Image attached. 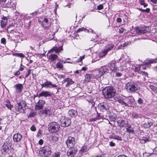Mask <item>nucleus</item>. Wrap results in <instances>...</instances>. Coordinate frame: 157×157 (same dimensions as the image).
<instances>
[{"mask_svg": "<svg viewBox=\"0 0 157 157\" xmlns=\"http://www.w3.org/2000/svg\"><path fill=\"white\" fill-rule=\"evenodd\" d=\"M8 20H5L4 21H1V26L2 28H4L6 25Z\"/></svg>", "mask_w": 157, "mask_h": 157, "instance_id": "c9c22d12", "label": "nucleus"}, {"mask_svg": "<svg viewBox=\"0 0 157 157\" xmlns=\"http://www.w3.org/2000/svg\"><path fill=\"white\" fill-rule=\"evenodd\" d=\"M51 152V148L49 146H45L41 147L39 151V154L42 157L49 156Z\"/></svg>", "mask_w": 157, "mask_h": 157, "instance_id": "7ed1b4c3", "label": "nucleus"}, {"mask_svg": "<svg viewBox=\"0 0 157 157\" xmlns=\"http://www.w3.org/2000/svg\"><path fill=\"white\" fill-rule=\"evenodd\" d=\"M22 136L18 133L14 134L13 136V141L16 142H19L22 139Z\"/></svg>", "mask_w": 157, "mask_h": 157, "instance_id": "412c9836", "label": "nucleus"}, {"mask_svg": "<svg viewBox=\"0 0 157 157\" xmlns=\"http://www.w3.org/2000/svg\"><path fill=\"white\" fill-rule=\"evenodd\" d=\"M13 55L20 57H24L25 55L22 53H15L13 54Z\"/></svg>", "mask_w": 157, "mask_h": 157, "instance_id": "79ce46f5", "label": "nucleus"}, {"mask_svg": "<svg viewBox=\"0 0 157 157\" xmlns=\"http://www.w3.org/2000/svg\"><path fill=\"white\" fill-rule=\"evenodd\" d=\"M69 0H62L63 5L64 7L68 6L69 3Z\"/></svg>", "mask_w": 157, "mask_h": 157, "instance_id": "f704fd0d", "label": "nucleus"}, {"mask_svg": "<svg viewBox=\"0 0 157 157\" xmlns=\"http://www.w3.org/2000/svg\"><path fill=\"white\" fill-rule=\"evenodd\" d=\"M128 128H126V131L128 132L129 133H134V131L133 129L132 128H130L131 126L128 127Z\"/></svg>", "mask_w": 157, "mask_h": 157, "instance_id": "c03bdc74", "label": "nucleus"}, {"mask_svg": "<svg viewBox=\"0 0 157 157\" xmlns=\"http://www.w3.org/2000/svg\"><path fill=\"white\" fill-rule=\"evenodd\" d=\"M68 114L70 117H74L77 115V112L74 109H71L68 111Z\"/></svg>", "mask_w": 157, "mask_h": 157, "instance_id": "393cba45", "label": "nucleus"}, {"mask_svg": "<svg viewBox=\"0 0 157 157\" xmlns=\"http://www.w3.org/2000/svg\"><path fill=\"white\" fill-rule=\"evenodd\" d=\"M115 144L112 141L109 142V145L111 147H114L115 146Z\"/></svg>", "mask_w": 157, "mask_h": 157, "instance_id": "0e129e2a", "label": "nucleus"}, {"mask_svg": "<svg viewBox=\"0 0 157 157\" xmlns=\"http://www.w3.org/2000/svg\"><path fill=\"white\" fill-rule=\"evenodd\" d=\"M157 62V59H151L145 61L142 65L140 66V67H142L143 69H146L148 65L151 63H155Z\"/></svg>", "mask_w": 157, "mask_h": 157, "instance_id": "ddd939ff", "label": "nucleus"}, {"mask_svg": "<svg viewBox=\"0 0 157 157\" xmlns=\"http://www.w3.org/2000/svg\"><path fill=\"white\" fill-rule=\"evenodd\" d=\"M153 123L151 122H146L143 124V126L145 128H148L152 125Z\"/></svg>", "mask_w": 157, "mask_h": 157, "instance_id": "72a5a7b5", "label": "nucleus"}, {"mask_svg": "<svg viewBox=\"0 0 157 157\" xmlns=\"http://www.w3.org/2000/svg\"><path fill=\"white\" fill-rule=\"evenodd\" d=\"M15 90V93L16 94L20 93L22 92L23 88V85L21 83L16 84L13 86Z\"/></svg>", "mask_w": 157, "mask_h": 157, "instance_id": "2eb2a0df", "label": "nucleus"}, {"mask_svg": "<svg viewBox=\"0 0 157 157\" xmlns=\"http://www.w3.org/2000/svg\"><path fill=\"white\" fill-rule=\"evenodd\" d=\"M138 103L140 104H142L143 103V100L140 98H139L137 100Z\"/></svg>", "mask_w": 157, "mask_h": 157, "instance_id": "6e6d98bb", "label": "nucleus"}, {"mask_svg": "<svg viewBox=\"0 0 157 157\" xmlns=\"http://www.w3.org/2000/svg\"><path fill=\"white\" fill-rule=\"evenodd\" d=\"M110 106L106 102H102L100 103L98 105V108L100 111L104 112L109 109Z\"/></svg>", "mask_w": 157, "mask_h": 157, "instance_id": "1a4fd4ad", "label": "nucleus"}, {"mask_svg": "<svg viewBox=\"0 0 157 157\" xmlns=\"http://www.w3.org/2000/svg\"><path fill=\"white\" fill-rule=\"evenodd\" d=\"M62 126L65 127L69 126L71 123V119L68 117L66 118L62 116L60 120Z\"/></svg>", "mask_w": 157, "mask_h": 157, "instance_id": "6e6552de", "label": "nucleus"}, {"mask_svg": "<svg viewBox=\"0 0 157 157\" xmlns=\"http://www.w3.org/2000/svg\"><path fill=\"white\" fill-rule=\"evenodd\" d=\"M150 9L149 8H147L145 10L142 9V12H146L147 13H148L150 11Z\"/></svg>", "mask_w": 157, "mask_h": 157, "instance_id": "338daca9", "label": "nucleus"}, {"mask_svg": "<svg viewBox=\"0 0 157 157\" xmlns=\"http://www.w3.org/2000/svg\"><path fill=\"white\" fill-rule=\"evenodd\" d=\"M52 94L51 92L47 91H43L39 94L38 98L44 97L45 98L51 97L52 96Z\"/></svg>", "mask_w": 157, "mask_h": 157, "instance_id": "aec40b11", "label": "nucleus"}, {"mask_svg": "<svg viewBox=\"0 0 157 157\" xmlns=\"http://www.w3.org/2000/svg\"><path fill=\"white\" fill-rule=\"evenodd\" d=\"M84 31L85 32H87L89 33L90 32V30H88V29H86L85 28L82 27L81 28H79L78 29L77 31V33H79L80 32Z\"/></svg>", "mask_w": 157, "mask_h": 157, "instance_id": "e433bc0d", "label": "nucleus"}, {"mask_svg": "<svg viewBox=\"0 0 157 157\" xmlns=\"http://www.w3.org/2000/svg\"><path fill=\"white\" fill-rule=\"evenodd\" d=\"M12 146L10 141H8L5 143L2 147L1 151L2 154L6 155L8 153Z\"/></svg>", "mask_w": 157, "mask_h": 157, "instance_id": "423d86ee", "label": "nucleus"}, {"mask_svg": "<svg viewBox=\"0 0 157 157\" xmlns=\"http://www.w3.org/2000/svg\"><path fill=\"white\" fill-rule=\"evenodd\" d=\"M87 101H88L89 103L92 106H93L95 104V102L93 99H90V100H87Z\"/></svg>", "mask_w": 157, "mask_h": 157, "instance_id": "8fccbe9b", "label": "nucleus"}, {"mask_svg": "<svg viewBox=\"0 0 157 157\" xmlns=\"http://www.w3.org/2000/svg\"><path fill=\"white\" fill-rule=\"evenodd\" d=\"M140 67H136L135 68L134 71L136 72H138V73H140Z\"/></svg>", "mask_w": 157, "mask_h": 157, "instance_id": "09e8293b", "label": "nucleus"}, {"mask_svg": "<svg viewBox=\"0 0 157 157\" xmlns=\"http://www.w3.org/2000/svg\"><path fill=\"white\" fill-rule=\"evenodd\" d=\"M132 116L133 118L136 119H137L139 117V115L136 113H132Z\"/></svg>", "mask_w": 157, "mask_h": 157, "instance_id": "37998d69", "label": "nucleus"}, {"mask_svg": "<svg viewBox=\"0 0 157 157\" xmlns=\"http://www.w3.org/2000/svg\"><path fill=\"white\" fill-rule=\"evenodd\" d=\"M114 89L112 86L106 87L102 90V93L105 98H111L115 95Z\"/></svg>", "mask_w": 157, "mask_h": 157, "instance_id": "f257e3e1", "label": "nucleus"}, {"mask_svg": "<svg viewBox=\"0 0 157 157\" xmlns=\"http://www.w3.org/2000/svg\"><path fill=\"white\" fill-rule=\"evenodd\" d=\"M63 50L62 47H53L51 50H49L48 52V53L49 54L52 52L55 51L56 53H58L60 52Z\"/></svg>", "mask_w": 157, "mask_h": 157, "instance_id": "b1692460", "label": "nucleus"}, {"mask_svg": "<svg viewBox=\"0 0 157 157\" xmlns=\"http://www.w3.org/2000/svg\"><path fill=\"white\" fill-rule=\"evenodd\" d=\"M57 77L61 79L62 78H65V76L64 75H58Z\"/></svg>", "mask_w": 157, "mask_h": 157, "instance_id": "bf43d9fd", "label": "nucleus"}, {"mask_svg": "<svg viewBox=\"0 0 157 157\" xmlns=\"http://www.w3.org/2000/svg\"><path fill=\"white\" fill-rule=\"evenodd\" d=\"M45 101L44 100H39L36 104L35 105V108L36 110L42 109L44 105L45 104Z\"/></svg>", "mask_w": 157, "mask_h": 157, "instance_id": "4468645a", "label": "nucleus"}, {"mask_svg": "<svg viewBox=\"0 0 157 157\" xmlns=\"http://www.w3.org/2000/svg\"><path fill=\"white\" fill-rule=\"evenodd\" d=\"M117 101L121 105H124L126 107H129V106L128 104V103L125 101L124 99L119 98L117 100Z\"/></svg>", "mask_w": 157, "mask_h": 157, "instance_id": "c756f323", "label": "nucleus"}, {"mask_svg": "<svg viewBox=\"0 0 157 157\" xmlns=\"http://www.w3.org/2000/svg\"><path fill=\"white\" fill-rule=\"evenodd\" d=\"M149 28L147 27H144L137 29L136 32L139 34H144L150 32Z\"/></svg>", "mask_w": 157, "mask_h": 157, "instance_id": "a211bd4d", "label": "nucleus"}, {"mask_svg": "<svg viewBox=\"0 0 157 157\" xmlns=\"http://www.w3.org/2000/svg\"><path fill=\"white\" fill-rule=\"evenodd\" d=\"M6 106L9 109H11L12 107V106L11 105L10 103H7L5 104Z\"/></svg>", "mask_w": 157, "mask_h": 157, "instance_id": "603ef678", "label": "nucleus"}, {"mask_svg": "<svg viewBox=\"0 0 157 157\" xmlns=\"http://www.w3.org/2000/svg\"><path fill=\"white\" fill-rule=\"evenodd\" d=\"M122 19L121 17H118L117 19V21L118 23H120L121 22Z\"/></svg>", "mask_w": 157, "mask_h": 157, "instance_id": "774afa93", "label": "nucleus"}, {"mask_svg": "<svg viewBox=\"0 0 157 157\" xmlns=\"http://www.w3.org/2000/svg\"><path fill=\"white\" fill-rule=\"evenodd\" d=\"M130 63L128 61H126L124 60L122 61L121 63V71L126 72L130 68Z\"/></svg>", "mask_w": 157, "mask_h": 157, "instance_id": "9b49d317", "label": "nucleus"}, {"mask_svg": "<svg viewBox=\"0 0 157 157\" xmlns=\"http://www.w3.org/2000/svg\"><path fill=\"white\" fill-rule=\"evenodd\" d=\"M128 42H124V43L123 44H121V47H126L128 45Z\"/></svg>", "mask_w": 157, "mask_h": 157, "instance_id": "052dcab7", "label": "nucleus"}, {"mask_svg": "<svg viewBox=\"0 0 157 157\" xmlns=\"http://www.w3.org/2000/svg\"><path fill=\"white\" fill-rule=\"evenodd\" d=\"M124 100L128 105L133 104L135 101L134 98L132 96L126 97L124 98Z\"/></svg>", "mask_w": 157, "mask_h": 157, "instance_id": "5701e85b", "label": "nucleus"}, {"mask_svg": "<svg viewBox=\"0 0 157 157\" xmlns=\"http://www.w3.org/2000/svg\"><path fill=\"white\" fill-rule=\"evenodd\" d=\"M114 45L113 44H107L106 45L104 50L106 51H107V52L113 49L114 47Z\"/></svg>", "mask_w": 157, "mask_h": 157, "instance_id": "7c9ffc66", "label": "nucleus"}, {"mask_svg": "<svg viewBox=\"0 0 157 157\" xmlns=\"http://www.w3.org/2000/svg\"><path fill=\"white\" fill-rule=\"evenodd\" d=\"M56 66L57 68L61 69L63 67V65L61 63L58 62L56 64Z\"/></svg>", "mask_w": 157, "mask_h": 157, "instance_id": "a19ab883", "label": "nucleus"}, {"mask_svg": "<svg viewBox=\"0 0 157 157\" xmlns=\"http://www.w3.org/2000/svg\"><path fill=\"white\" fill-rule=\"evenodd\" d=\"M108 71V67L106 66L101 67L98 69L96 70L93 73L94 75L95 78L99 80L101 77Z\"/></svg>", "mask_w": 157, "mask_h": 157, "instance_id": "f03ea898", "label": "nucleus"}, {"mask_svg": "<svg viewBox=\"0 0 157 157\" xmlns=\"http://www.w3.org/2000/svg\"><path fill=\"white\" fill-rule=\"evenodd\" d=\"M35 115V113L34 112H32L30 113L29 115V117H33Z\"/></svg>", "mask_w": 157, "mask_h": 157, "instance_id": "680f3d73", "label": "nucleus"}, {"mask_svg": "<svg viewBox=\"0 0 157 157\" xmlns=\"http://www.w3.org/2000/svg\"><path fill=\"white\" fill-rule=\"evenodd\" d=\"M60 127L59 124L55 122H51L48 125L49 131L52 133H55L58 132Z\"/></svg>", "mask_w": 157, "mask_h": 157, "instance_id": "39448f33", "label": "nucleus"}, {"mask_svg": "<svg viewBox=\"0 0 157 157\" xmlns=\"http://www.w3.org/2000/svg\"><path fill=\"white\" fill-rule=\"evenodd\" d=\"M109 119L111 121H114L117 118L116 115L114 113H111L109 116Z\"/></svg>", "mask_w": 157, "mask_h": 157, "instance_id": "473e14b6", "label": "nucleus"}, {"mask_svg": "<svg viewBox=\"0 0 157 157\" xmlns=\"http://www.w3.org/2000/svg\"><path fill=\"white\" fill-rule=\"evenodd\" d=\"M1 43L2 44L5 45L6 43V39L4 38H2L1 39Z\"/></svg>", "mask_w": 157, "mask_h": 157, "instance_id": "5fc2aeb1", "label": "nucleus"}, {"mask_svg": "<svg viewBox=\"0 0 157 157\" xmlns=\"http://www.w3.org/2000/svg\"><path fill=\"white\" fill-rule=\"evenodd\" d=\"M41 24L43 28L46 29H48L51 25L50 23L49 22L48 19L46 18H44L42 21Z\"/></svg>", "mask_w": 157, "mask_h": 157, "instance_id": "6ab92c4d", "label": "nucleus"}, {"mask_svg": "<svg viewBox=\"0 0 157 157\" xmlns=\"http://www.w3.org/2000/svg\"><path fill=\"white\" fill-rule=\"evenodd\" d=\"M149 88L153 91H155L156 90V89L155 86L153 85H149Z\"/></svg>", "mask_w": 157, "mask_h": 157, "instance_id": "4d7b16f0", "label": "nucleus"}, {"mask_svg": "<svg viewBox=\"0 0 157 157\" xmlns=\"http://www.w3.org/2000/svg\"><path fill=\"white\" fill-rule=\"evenodd\" d=\"M94 75L93 74H86L85 76V80L86 82H89L91 79H94Z\"/></svg>", "mask_w": 157, "mask_h": 157, "instance_id": "cd10ccee", "label": "nucleus"}, {"mask_svg": "<svg viewBox=\"0 0 157 157\" xmlns=\"http://www.w3.org/2000/svg\"><path fill=\"white\" fill-rule=\"evenodd\" d=\"M46 81L41 84V88L51 89L52 88L56 87L57 86L56 84H53L52 82L47 79H45Z\"/></svg>", "mask_w": 157, "mask_h": 157, "instance_id": "0eeeda50", "label": "nucleus"}, {"mask_svg": "<svg viewBox=\"0 0 157 157\" xmlns=\"http://www.w3.org/2000/svg\"><path fill=\"white\" fill-rule=\"evenodd\" d=\"M144 1V0H140V5H143L144 7H145L147 6V4L145 3Z\"/></svg>", "mask_w": 157, "mask_h": 157, "instance_id": "a18cd8bd", "label": "nucleus"}, {"mask_svg": "<svg viewBox=\"0 0 157 157\" xmlns=\"http://www.w3.org/2000/svg\"><path fill=\"white\" fill-rule=\"evenodd\" d=\"M87 147L86 146H83L81 150H80V151H82V152H86L87 151Z\"/></svg>", "mask_w": 157, "mask_h": 157, "instance_id": "de8ad7c7", "label": "nucleus"}, {"mask_svg": "<svg viewBox=\"0 0 157 157\" xmlns=\"http://www.w3.org/2000/svg\"><path fill=\"white\" fill-rule=\"evenodd\" d=\"M60 152L59 151L53 153L51 157H60Z\"/></svg>", "mask_w": 157, "mask_h": 157, "instance_id": "58836bf2", "label": "nucleus"}, {"mask_svg": "<svg viewBox=\"0 0 157 157\" xmlns=\"http://www.w3.org/2000/svg\"><path fill=\"white\" fill-rule=\"evenodd\" d=\"M30 129L33 131H35L36 130V128L35 126L34 125H33L30 128Z\"/></svg>", "mask_w": 157, "mask_h": 157, "instance_id": "e2e57ef3", "label": "nucleus"}, {"mask_svg": "<svg viewBox=\"0 0 157 157\" xmlns=\"http://www.w3.org/2000/svg\"><path fill=\"white\" fill-rule=\"evenodd\" d=\"M109 138L110 139H114L119 141H121L122 140L121 137L120 136L116 135L114 134H113L109 136Z\"/></svg>", "mask_w": 157, "mask_h": 157, "instance_id": "c85d7f7f", "label": "nucleus"}, {"mask_svg": "<svg viewBox=\"0 0 157 157\" xmlns=\"http://www.w3.org/2000/svg\"><path fill=\"white\" fill-rule=\"evenodd\" d=\"M117 119V124L119 127L121 128L126 126L127 123L122 118L118 117Z\"/></svg>", "mask_w": 157, "mask_h": 157, "instance_id": "f3484780", "label": "nucleus"}, {"mask_svg": "<svg viewBox=\"0 0 157 157\" xmlns=\"http://www.w3.org/2000/svg\"><path fill=\"white\" fill-rule=\"evenodd\" d=\"M67 83L66 85V87H68L70 86L73 84L74 81H73L72 79L69 78H67Z\"/></svg>", "mask_w": 157, "mask_h": 157, "instance_id": "2f4dec72", "label": "nucleus"}, {"mask_svg": "<svg viewBox=\"0 0 157 157\" xmlns=\"http://www.w3.org/2000/svg\"><path fill=\"white\" fill-rule=\"evenodd\" d=\"M24 66L22 64H21L19 70L21 71H22L24 69Z\"/></svg>", "mask_w": 157, "mask_h": 157, "instance_id": "69168bd1", "label": "nucleus"}, {"mask_svg": "<svg viewBox=\"0 0 157 157\" xmlns=\"http://www.w3.org/2000/svg\"><path fill=\"white\" fill-rule=\"evenodd\" d=\"M103 6L102 4H100L97 6V9L98 10H101L103 9Z\"/></svg>", "mask_w": 157, "mask_h": 157, "instance_id": "3c124183", "label": "nucleus"}, {"mask_svg": "<svg viewBox=\"0 0 157 157\" xmlns=\"http://www.w3.org/2000/svg\"><path fill=\"white\" fill-rule=\"evenodd\" d=\"M66 144L68 147L73 148L75 144V138L71 136L68 137L66 141Z\"/></svg>", "mask_w": 157, "mask_h": 157, "instance_id": "f8f14e48", "label": "nucleus"}, {"mask_svg": "<svg viewBox=\"0 0 157 157\" xmlns=\"http://www.w3.org/2000/svg\"><path fill=\"white\" fill-rule=\"evenodd\" d=\"M43 113L46 116H50L52 114V111L50 109L45 108L43 110Z\"/></svg>", "mask_w": 157, "mask_h": 157, "instance_id": "bb28decb", "label": "nucleus"}, {"mask_svg": "<svg viewBox=\"0 0 157 157\" xmlns=\"http://www.w3.org/2000/svg\"><path fill=\"white\" fill-rule=\"evenodd\" d=\"M26 105V104L24 101H21L18 103L16 105L15 108L16 109L21 112H24V110L23 108Z\"/></svg>", "mask_w": 157, "mask_h": 157, "instance_id": "9d476101", "label": "nucleus"}, {"mask_svg": "<svg viewBox=\"0 0 157 157\" xmlns=\"http://www.w3.org/2000/svg\"><path fill=\"white\" fill-rule=\"evenodd\" d=\"M126 89L129 93H134L138 90L137 84L133 82H128L125 85Z\"/></svg>", "mask_w": 157, "mask_h": 157, "instance_id": "20e7f679", "label": "nucleus"}, {"mask_svg": "<svg viewBox=\"0 0 157 157\" xmlns=\"http://www.w3.org/2000/svg\"><path fill=\"white\" fill-rule=\"evenodd\" d=\"M48 59L52 62H54L58 58L57 55L55 54H51L48 56Z\"/></svg>", "mask_w": 157, "mask_h": 157, "instance_id": "a878e982", "label": "nucleus"}, {"mask_svg": "<svg viewBox=\"0 0 157 157\" xmlns=\"http://www.w3.org/2000/svg\"><path fill=\"white\" fill-rule=\"evenodd\" d=\"M118 72V71L116 72H113V73H115V76L116 77H120L122 75V74L121 73Z\"/></svg>", "mask_w": 157, "mask_h": 157, "instance_id": "49530a36", "label": "nucleus"}, {"mask_svg": "<svg viewBox=\"0 0 157 157\" xmlns=\"http://www.w3.org/2000/svg\"><path fill=\"white\" fill-rule=\"evenodd\" d=\"M115 63L116 62L115 61H112L109 63V68L113 72L119 71L118 67L115 65Z\"/></svg>", "mask_w": 157, "mask_h": 157, "instance_id": "dca6fc26", "label": "nucleus"}, {"mask_svg": "<svg viewBox=\"0 0 157 157\" xmlns=\"http://www.w3.org/2000/svg\"><path fill=\"white\" fill-rule=\"evenodd\" d=\"M140 74L143 75H145L146 76H148V74L147 72L145 71H140Z\"/></svg>", "mask_w": 157, "mask_h": 157, "instance_id": "13d9d810", "label": "nucleus"}, {"mask_svg": "<svg viewBox=\"0 0 157 157\" xmlns=\"http://www.w3.org/2000/svg\"><path fill=\"white\" fill-rule=\"evenodd\" d=\"M125 30V29L124 27H121L119 29V32L120 33H122Z\"/></svg>", "mask_w": 157, "mask_h": 157, "instance_id": "864d4df0", "label": "nucleus"}, {"mask_svg": "<svg viewBox=\"0 0 157 157\" xmlns=\"http://www.w3.org/2000/svg\"><path fill=\"white\" fill-rule=\"evenodd\" d=\"M107 51L104 49L99 53V56L100 57L105 56L107 54Z\"/></svg>", "mask_w": 157, "mask_h": 157, "instance_id": "ea45409f", "label": "nucleus"}, {"mask_svg": "<svg viewBox=\"0 0 157 157\" xmlns=\"http://www.w3.org/2000/svg\"><path fill=\"white\" fill-rule=\"evenodd\" d=\"M119 17H121V19L123 20L124 22H127V21L128 17L125 14H123L122 15L120 16ZM123 23L124 24V22Z\"/></svg>", "mask_w": 157, "mask_h": 157, "instance_id": "4c0bfd02", "label": "nucleus"}, {"mask_svg": "<svg viewBox=\"0 0 157 157\" xmlns=\"http://www.w3.org/2000/svg\"><path fill=\"white\" fill-rule=\"evenodd\" d=\"M77 152V150L72 148L70 149L67 152V155L68 157H73L74 156Z\"/></svg>", "mask_w": 157, "mask_h": 157, "instance_id": "4be33fe9", "label": "nucleus"}]
</instances>
